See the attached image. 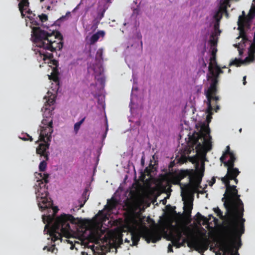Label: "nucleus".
<instances>
[{"label": "nucleus", "mask_w": 255, "mask_h": 255, "mask_svg": "<svg viewBox=\"0 0 255 255\" xmlns=\"http://www.w3.org/2000/svg\"><path fill=\"white\" fill-rule=\"evenodd\" d=\"M222 181L225 184L226 188L224 197L222 199L226 201L224 205L228 212L227 221L228 229L234 239L240 240L241 246V237L245 233V219L243 218L244 208L242 201L240 199V195L236 185H231L228 180L226 182Z\"/></svg>", "instance_id": "f257e3e1"}, {"label": "nucleus", "mask_w": 255, "mask_h": 255, "mask_svg": "<svg viewBox=\"0 0 255 255\" xmlns=\"http://www.w3.org/2000/svg\"><path fill=\"white\" fill-rule=\"evenodd\" d=\"M32 38L36 46L40 48L38 52L41 56H43L44 60L53 57V54L46 50L53 52L61 50L63 46V36L58 31L48 32L40 27H33Z\"/></svg>", "instance_id": "f03ea898"}, {"label": "nucleus", "mask_w": 255, "mask_h": 255, "mask_svg": "<svg viewBox=\"0 0 255 255\" xmlns=\"http://www.w3.org/2000/svg\"><path fill=\"white\" fill-rule=\"evenodd\" d=\"M52 208L53 213L52 215L47 216V224L45 225L44 231L47 230L51 240L55 242L56 241H62V236L68 237L71 234L70 224H75L76 220L74 217L70 214H63L54 219V216L58 211L57 207L51 206L45 209Z\"/></svg>", "instance_id": "7ed1b4c3"}, {"label": "nucleus", "mask_w": 255, "mask_h": 255, "mask_svg": "<svg viewBox=\"0 0 255 255\" xmlns=\"http://www.w3.org/2000/svg\"><path fill=\"white\" fill-rule=\"evenodd\" d=\"M190 232V229L185 225L175 227L174 233H170L173 245L179 248L187 243L188 247L199 253L207 250L210 243L209 239L206 237H196Z\"/></svg>", "instance_id": "20e7f679"}, {"label": "nucleus", "mask_w": 255, "mask_h": 255, "mask_svg": "<svg viewBox=\"0 0 255 255\" xmlns=\"http://www.w3.org/2000/svg\"><path fill=\"white\" fill-rule=\"evenodd\" d=\"M208 69L211 75L208 76V79L211 80V83L209 88L206 92V96L208 100L207 112L209 114H212V110H215L216 112H217L220 109L219 106L217 105L219 98L218 96H216V94L217 91V86L218 83L219 75L223 73V71L218 65H216L215 70L214 71L213 64L211 63H209Z\"/></svg>", "instance_id": "39448f33"}, {"label": "nucleus", "mask_w": 255, "mask_h": 255, "mask_svg": "<svg viewBox=\"0 0 255 255\" xmlns=\"http://www.w3.org/2000/svg\"><path fill=\"white\" fill-rule=\"evenodd\" d=\"M43 119L42 121V124L44 126L40 127V132L39 136V139L36 142L39 141L43 142L40 143L36 148V152L37 154L44 155L46 159H48V155L46 153V150L48 149L50 146V142L51 140V134L53 131V122L51 119Z\"/></svg>", "instance_id": "423d86ee"}, {"label": "nucleus", "mask_w": 255, "mask_h": 255, "mask_svg": "<svg viewBox=\"0 0 255 255\" xmlns=\"http://www.w3.org/2000/svg\"><path fill=\"white\" fill-rule=\"evenodd\" d=\"M130 236V239L132 241V246H136L141 237L144 239L147 243L150 242L155 243L161 238L158 231L155 228L146 229L142 233L132 231Z\"/></svg>", "instance_id": "0eeeda50"}, {"label": "nucleus", "mask_w": 255, "mask_h": 255, "mask_svg": "<svg viewBox=\"0 0 255 255\" xmlns=\"http://www.w3.org/2000/svg\"><path fill=\"white\" fill-rule=\"evenodd\" d=\"M35 194L39 208L41 210H45L52 206V201L48 198V188L37 189L35 188Z\"/></svg>", "instance_id": "6e6552de"}, {"label": "nucleus", "mask_w": 255, "mask_h": 255, "mask_svg": "<svg viewBox=\"0 0 255 255\" xmlns=\"http://www.w3.org/2000/svg\"><path fill=\"white\" fill-rule=\"evenodd\" d=\"M210 133V129L208 126L202 128V131L193 134L192 136L189 137V146L192 150H194V145L198 143V146H202L201 143L199 141V140L202 139L204 137H207L208 136L209 137Z\"/></svg>", "instance_id": "1a4fd4ad"}, {"label": "nucleus", "mask_w": 255, "mask_h": 255, "mask_svg": "<svg viewBox=\"0 0 255 255\" xmlns=\"http://www.w3.org/2000/svg\"><path fill=\"white\" fill-rule=\"evenodd\" d=\"M220 160L226 167L235 165L236 157L233 151H231L229 145L226 147V150L220 157Z\"/></svg>", "instance_id": "9d476101"}, {"label": "nucleus", "mask_w": 255, "mask_h": 255, "mask_svg": "<svg viewBox=\"0 0 255 255\" xmlns=\"http://www.w3.org/2000/svg\"><path fill=\"white\" fill-rule=\"evenodd\" d=\"M227 172L226 175L221 178V180H224L226 182L228 180L229 182L230 180H233L236 184L238 183V179H237L238 176L240 173V171L238 168L234 167V165L227 166Z\"/></svg>", "instance_id": "9b49d317"}, {"label": "nucleus", "mask_w": 255, "mask_h": 255, "mask_svg": "<svg viewBox=\"0 0 255 255\" xmlns=\"http://www.w3.org/2000/svg\"><path fill=\"white\" fill-rule=\"evenodd\" d=\"M204 175V170H198L195 173H191L190 175V181L195 186H199L202 178Z\"/></svg>", "instance_id": "f8f14e48"}, {"label": "nucleus", "mask_w": 255, "mask_h": 255, "mask_svg": "<svg viewBox=\"0 0 255 255\" xmlns=\"http://www.w3.org/2000/svg\"><path fill=\"white\" fill-rule=\"evenodd\" d=\"M38 175H39L41 179H38L37 180V184H36L34 187L37 189L41 188H48V186L47 184L48 183V178L49 174H42L41 173H38Z\"/></svg>", "instance_id": "ddd939ff"}, {"label": "nucleus", "mask_w": 255, "mask_h": 255, "mask_svg": "<svg viewBox=\"0 0 255 255\" xmlns=\"http://www.w3.org/2000/svg\"><path fill=\"white\" fill-rule=\"evenodd\" d=\"M212 137L211 135H209V137H204L201 139L202 140L203 143H201L202 146H198V143L195 144L194 145V147H195L197 151L199 150V149L204 147L207 151H209L212 148V143H211Z\"/></svg>", "instance_id": "4468645a"}, {"label": "nucleus", "mask_w": 255, "mask_h": 255, "mask_svg": "<svg viewBox=\"0 0 255 255\" xmlns=\"http://www.w3.org/2000/svg\"><path fill=\"white\" fill-rule=\"evenodd\" d=\"M52 64L55 66L52 69V72L51 75L49 76V78L55 82H59V72L57 69L58 66V62L56 60H52Z\"/></svg>", "instance_id": "2eb2a0df"}, {"label": "nucleus", "mask_w": 255, "mask_h": 255, "mask_svg": "<svg viewBox=\"0 0 255 255\" xmlns=\"http://www.w3.org/2000/svg\"><path fill=\"white\" fill-rule=\"evenodd\" d=\"M220 250L223 251V255H226V254H230L233 252V247L232 245L226 241H222L220 243Z\"/></svg>", "instance_id": "dca6fc26"}, {"label": "nucleus", "mask_w": 255, "mask_h": 255, "mask_svg": "<svg viewBox=\"0 0 255 255\" xmlns=\"http://www.w3.org/2000/svg\"><path fill=\"white\" fill-rule=\"evenodd\" d=\"M242 13L243 15H241L242 16V20L243 21L244 23L251 21L255 17V5L252 4L247 16H245L244 11H243Z\"/></svg>", "instance_id": "f3484780"}, {"label": "nucleus", "mask_w": 255, "mask_h": 255, "mask_svg": "<svg viewBox=\"0 0 255 255\" xmlns=\"http://www.w3.org/2000/svg\"><path fill=\"white\" fill-rule=\"evenodd\" d=\"M19 1L18 4L19 10L20 12L22 18L25 17L24 12L29 7L30 3L29 0H17Z\"/></svg>", "instance_id": "a211bd4d"}, {"label": "nucleus", "mask_w": 255, "mask_h": 255, "mask_svg": "<svg viewBox=\"0 0 255 255\" xmlns=\"http://www.w3.org/2000/svg\"><path fill=\"white\" fill-rule=\"evenodd\" d=\"M255 59V44L252 43L248 50V56L245 59V62L251 63Z\"/></svg>", "instance_id": "6ab92c4d"}, {"label": "nucleus", "mask_w": 255, "mask_h": 255, "mask_svg": "<svg viewBox=\"0 0 255 255\" xmlns=\"http://www.w3.org/2000/svg\"><path fill=\"white\" fill-rule=\"evenodd\" d=\"M105 32L104 30H99L92 35L89 39L90 44L93 45L97 42L100 37H104Z\"/></svg>", "instance_id": "aec40b11"}, {"label": "nucleus", "mask_w": 255, "mask_h": 255, "mask_svg": "<svg viewBox=\"0 0 255 255\" xmlns=\"http://www.w3.org/2000/svg\"><path fill=\"white\" fill-rule=\"evenodd\" d=\"M242 16H240L238 21V25L240 33V36L238 38H240V37L243 38V36H244V35H247L244 30L245 23H244V22L242 20Z\"/></svg>", "instance_id": "412c9836"}, {"label": "nucleus", "mask_w": 255, "mask_h": 255, "mask_svg": "<svg viewBox=\"0 0 255 255\" xmlns=\"http://www.w3.org/2000/svg\"><path fill=\"white\" fill-rule=\"evenodd\" d=\"M47 150L48 149H46V152H45L48 155L47 159H46V158L44 156H45L44 155H41L40 154H38L41 157L43 156L44 159V160H43V161L40 162V163L39 165V169L40 171H44L46 168V167H47L46 161L48 160L49 159V152Z\"/></svg>", "instance_id": "4be33fe9"}, {"label": "nucleus", "mask_w": 255, "mask_h": 255, "mask_svg": "<svg viewBox=\"0 0 255 255\" xmlns=\"http://www.w3.org/2000/svg\"><path fill=\"white\" fill-rule=\"evenodd\" d=\"M117 204L118 202L116 199L114 198H112L111 200H108L106 207L108 210L111 211L116 207Z\"/></svg>", "instance_id": "5701e85b"}, {"label": "nucleus", "mask_w": 255, "mask_h": 255, "mask_svg": "<svg viewBox=\"0 0 255 255\" xmlns=\"http://www.w3.org/2000/svg\"><path fill=\"white\" fill-rule=\"evenodd\" d=\"M193 208L192 204H186L184 207V216L187 218H190L191 214V211Z\"/></svg>", "instance_id": "b1692460"}, {"label": "nucleus", "mask_w": 255, "mask_h": 255, "mask_svg": "<svg viewBox=\"0 0 255 255\" xmlns=\"http://www.w3.org/2000/svg\"><path fill=\"white\" fill-rule=\"evenodd\" d=\"M222 14L223 13H222V12L220 11L217 10L214 15V18L217 22V23L214 25V27L215 29H217L219 27V22L222 18Z\"/></svg>", "instance_id": "393cba45"}, {"label": "nucleus", "mask_w": 255, "mask_h": 255, "mask_svg": "<svg viewBox=\"0 0 255 255\" xmlns=\"http://www.w3.org/2000/svg\"><path fill=\"white\" fill-rule=\"evenodd\" d=\"M191 171L188 170H181L177 174H176L178 177L180 178V179L181 180L185 177H186L187 176H189L190 177V175H191Z\"/></svg>", "instance_id": "a878e982"}, {"label": "nucleus", "mask_w": 255, "mask_h": 255, "mask_svg": "<svg viewBox=\"0 0 255 255\" xmlns=\"http://www.w3.org/2000/svg\"><path fill=\"white\" fill-rule=\"evenodd\" d=\"M244 63H250L248 62H245V59L244 60H242L240 59L236 58L234 60H233L232 62L230 63L229 65H236V66H240L241 64H244Z\"/></svg>", "instance_id": "bb28decb"}, {"label": "nucleus", "mask_w": 255, "mask_h": 255, "mask_svg": "<svg viewBox=\"0 0 255 255\" xmlns=\"http://www.w3.org/2000/svg\"><path fill=\"white\" fill-rule=\"evenodd\" d=\"M88 189L86 188L82 195V198L84 200L83 203H80L79 205L80 208H81L83 207L86 201L88 200L89 198V195H88Z\"/></svg>", "instance_id": "cd10ccee"}, {"label": "nucleus", "mask_w": 255, "mask_h": 255, "mask_svg": "<svg viewBox=\"0 0 255 255\" xmlns=\"http://www.w3.org/2000/svg\"><path fill=\"white\" fill-rule=\"evenodd\" d=\"M180 181L181 180L176 174L173 175L170 179V182L174 185L180 184Z\"/></svg>", "instance_id": "c85d7f7f"}, {"label": "nucleus", "mask_w": 255, "mask_h": 255, "mask_svg": "<svg viewBox=\"0 0 255 255\" xmlns=\"http://www.w3.org/2000/svg\"><path fill=\"white\" fill-rule=\"evenodd\" d=\"M19 138L24 141H33V138L32 136L26 133H21V136H19Z\"/></svg>", "instance_id": "c756f323"}, {"label": "nucleus", "mask_w": 255, "mask_h": 255, "mask_svg": "<svg viewBox=\"0 0 255 255\" xmlns=\"http://www.w3.org/2000/svg\"><path fill=\"white\" fill-rule=\"evenodd\" d=\"M85 118H86L85 117L83 118L79 122H78L76 123V124H75L74 129V131L76 132V133H77V132L78 131L79 129L80 128V127H81V125L84 122V121L85 120Z\"/></svg>", "instance_id": "7c9ffc66"}, {"label": "nucleus", "mask_w": 255, "mask_h": 255, "mask_svg": "<svg viewBox=\"0 0 255 255\" xmlns=\"http://www.w3.org/2000/svg\"><path fill=\"white\" fill-rule=\"evenodd\" d=\"M100 23V21H99L98 19H94L92 21V26L91 27V30L94 32L96 30V29L98 28V25Z\"/></svg>", "instance_id": "2f4dec72"}, {"label": "nucleus", "mask_w": 255, "mask_h": 255, "mask_svg": "<svg viewBox=\"0 0 255 255\" xmlns=\"http://www.w3.org/2000/svg\"><path fill=\"white\" fill-rule=\"evenodd\" d=\"M106 10L105 9H103L100 11H99L98 13L97 17L95 18V19H98L99 21H100V20L104 17V14Z\"/></svg>", "instance_id": "473e14b6"}, {"label": "nucleus", "mask_w": 255, "mask_h": 255, "mask_svg": "<svg viewBox=\"0 0 255 255\" xmlns=\"http://www.w3.org/2000/svg\"><path fill=\"white\" fill-rule=\"evenodd\" d=\"M27 17L30 19V20L31 21V24L33 25V26H31L32 29L33 27H39V26H37L39 25V23L38 21L34 20V19L31 18L30 16H27Z\"/></svg>", "instance_id": "72a5a7b5"}, {"label": "nucleus", "mask_w": 255, "mask_h": 255, "mask_svg": "<svg viewBox=\"0 0 255 255\" xmlns=\"http://www.w3.org/2000/svg\"><path fill=\"white\" fill-rule=\"evenodd\" d=\"M38 17L42 23H44L48 20V16L46 14L42 13L41 15H39Z\"/></svg>", "instance_id": "f704fd0d"}, {"label": "nucleus", "mask_w": 255, "mask_h": 255, "mask_svg": "<svg viewBox=\"0 0 255 255\" xmlns=\"http://www.w3.org/2000/svg\"><path fill=\"white\" fill-rule=\"evenodd\" d=\"M55 102V99L54 96L50 97L46 102L47 105L51 106L53 105Z\"/></svg>", "instance_id": "c9c22d12"}, {"label": "nucleus", "mask_w": 255, "mask_h": 255, "mask_svg": "<svg viewBox=\"0 0 255 255\" xmlns=\"http://www.w3.org/2000/svg\"><path fill=\"white\" fill-rule=\"evenodd\" d=\"M43 250H47V251L48 252H51L52 253H54V251L55 250H57L56 248H55V245H53L52 246H51V247H47V246H45L44 248H43Z\"/></svg>", "instance_id": "e433bc0d"}, {"label": "nucleus", "mask_w": 255, "mask_h": 255, "mask_svg": "<svg viewBox=\"0 0 255 255\" xmlns=\"http://www.w3.org/2000/svg\"><path fill=\"white\" fill-rule=\"evenodd\" d=\"M227 8L226 4L221 3L218 10L220 11L223 13V12H227Z\"/></svg>", "instance_id": "4c0bfd02"}, {"label": "nucleus", "mask_w": 255, "mask_h": 255, "mask_svg": "<svg viewBox=\"0 0 255 255\" xmlns=\"http://www.w3.org/2000/svg\"><path fill=\"white\" fill-rule=\"evenodd\" d=\"M197 218L200 220H203L205 222H208V219L207 218L205 217L204 216L202 215L199 212H198L196 215Z\"/></svg>", "instance_id": "58836bf2"}, {"label": "nucleus", "mask_w": 255, "mask_h": 255, "mask_svg": "<svg viewBox=\"0 0 255 255\" xmlns=\"http://www.w3.org/2000/svg\"><path fill=\"white\" fill-rule=\"evenodd\" d=\"M209 42L211 46H215L217 43V40L214 38L213 35H212V38L210 39Z\"/></svg>", "instance_id": "ea45409f"}, {"label": "nucleus", "mask_w": 255, "mask_h": 255, "mask_svg": "<svg viewBox=\"0 0 255 255\" xmlns=\"http://www.w3.org/2000/svg\"><path fill=\"white\" fill-rule=\"evenodd\" d=\"M214 211L217 214V215L218 217H222V216H223L222 212L218 207L214 208Z\"/></svg>", "instance_id": "a19ab883"}, {"label": "nucleus", "mask_w": 255, "mask_h": 255, "mask_svg": "<svg viewBox=\"0 0 255 255\" xmlns=\"http://www.w3.org/2000/svg\"><path fill=\"white\" fill-rule=\"evenodd\" d=\"M103 50L102 49H99L97 52V56H98L100 59H103Z\"/></svg>", "instance_id": "79ce46f5"}, {"label": "nucleus", "mask_w": 255, "mask_h": 255, "mask_svg": "<svg viewBox=\"0 0 255 255\" xmlns=\"http://www.w3.org/2000/svg\"><path fill=\"white\" fill-rule=\"evenodd\" d=\"M126 206L129 209H131L132 208L133 205L132 203L129 201H127V202L126 203Z\"/></svg>", "instance_id": "37998d69"}, {"label": "nucleus", "mask_w": 255, "mask_h": 255, "mask_svg": "<svg viewBox=\"0 0 255 255\" xmlns=\"http://www.w3.org/2000/svg\"><path fill=\"white\" fill-rule=\"evenodd\" d=\"M210 63H211L212 64V62H215V64H216V65H217V62H216V56L212 55V56L210 58Z\"/></svg>", "instance_id": "c03bdc74"}, {"label": "nucleus", "mask_w": 255, "mask_h": 255, "mask_svg": "<svg viewBox=\"0 0 255 255\" xmlns=\"http://www.w3.org/2000/svg\"><path fill=\"white\" fill-rule=\"evenodd\" d=\"M216 182V178L215 177H213L211 179V181L209 183V185L212 186L213 184H214Z\"/></svg>", "instance_id": "a18cd8bd"}, {"label": "nucleus", "mask_w": 255, "mask_h": 255, "mask_svg": "<svg viewBox=\"0 0 255 255\" xmlns=\"http://www.w3.org/2000/svg\"><path fill=\"white\" fill-rule=\"evenodd\" d=\"M248 40V38L247 35H244L242 38V41L244 43L247 42Z\"/></svg>", "instance_id": "49530a36"}, {"label": "nucleus", "mask_w": 255, "mask_h": 255, "mask_svg": "<svg viewBox=\"0 0 255 255\" xmlns=\"http://www.w3.org/2000/svg\"><path fill=\"white\" fill-rule=\"evenodd\" d=\"M217 51V49L216 48H213L212 50V52H211L212 55L216 56Z\"/></svg>", "instance_id": "de8ad7c7"}, {"label": "nucleus", "mask_w": 255, "mask_h": 255, "mask_svg": "<svg viewBox=\"0 0 255 255\" xmlns=\"http://www.w3.org/2000/svg\"><path fill=\"white\" fill-rule=\"evenodd\" d=\"M189 184H187L185 186V189L184 190V192H186V194L189 193Z\"/></svg>", "instance_id": "09e8293b"}, {"label": "nucleus", "mask_w": 255, "mask_h": 255, "mask_svg": "<svg viewBox=\"0 0 255 255\" xmlns=\"http://www.w3.org/2000/svg\"><path fill=\"white\" fill-rule=\"evenodd\" d=\"M25 11L29 15L32 13V11L29 8V7L27 8V9L26 10H25Z\"/></svg>", "instance_id": "8fccbe9b"}, {"label": "nucleus", "mask_w": 255, "mask_h": 255, "mask_svg": "<svg viewBox=\"0 0 255 255\" xmlns=\"http://www.w3.org/2000/svg\"><path fill=\"white\" fill-rule=\"evenodd\" d=\"M168 251L170 252H173L172 246L171 245H169L168 247Z\"/></svg>", "instance_id": "3c124183"}, {"label": "nucleus", "mask_w": 255, "mask_h": 255, "mask_svg": "<svg viewBox=\"0 0 255 255\" xmlns=\"http://www.w3.org/2000/svg\"><path fill=\"white\" fill-rule=\"evenodd\" d=\"M230 0H224V2L222 4H226V5L227 6L229 3Z\"/></svg>", "instance_id": "603ef678"}, {"label": "nucleus", "mask_w": 255, "mask_h": 255, "mask_svg": "<svg viewBox=\"0 0 255 255\" xmlns=\"http://www.w3.org/2000/svg\"><path fill=\"white\" fill-rule=\"evenodd\" d=\"M246 78H247V76H244V77H243V84H244V85H245L247 84Z\"/></svg>", "instance_id": "864d4df0"}, {"label": "nucleus", "mask_w": 255, "mask_h": 255, "mask_svg": "<svg viewBox=\"0 0 255 255\" xmlns=\"http://www.w3.org/2000/svg\"><path fill=\"white\" fill-rule=\"evenodd\" d=\"M209 217V219H208V221L209 220H211L212 218H213V216L212 215H209L208 216Z\"/></svg>", "instance_id": "5fc2aeb1"}, {"label": "nucleus", "mask_w": 255, "mask_h": 255, "mask_svg": "<svg viewBox=\"0 0 255 255\" xmlns=\"http://www.w3.org/2000/svg\"><path fill=\"white\" fill-rule=\"evenodd\" d=\"M125 242L126 243H129L130 242V240L128 239L127 238H126L125 240Z\"/></svg>", "instance_id": "6e6d98bb"}, {"label": "nucleus", "mask_w": 255, "mask_h": 255, "mask_svg": "<svg viewBox=\"0 0 255 255\" xmlns=\"http://www.w3.org/2000/svg\"><path fill=\"white\" fill-rule=\"evenodd\" d=\"M240 44V43H239L238 44H235L234 46H235V47L239 48Z\"/></svg>", "instance_id": "4d7b16f0"}, {"label": "nucleus", "mask_w": 255, "mask_h": 255, "mask_svg": "<svg viewBox=\"0 0 255 255\" xmlns=\"http://www.w3.org/2000/svg\"><path fill=\"white\" fill-rule=\"evenodd\" d=\"M203 61H204V60H203ZM206 65H207L206 63L204 61H203V66L204 67H206Z\"/></svg>", "instance_id": "13d9d810"}, {"label": "nucleus", "mask_w": 255, "mask_h": 255, "mask_svg": "<svg viewBox=\"0 0 255 255\" xmlns=\"http://www.w3.org/2000/svg\"><path fill=\"white\" fill-rule=\"evenodd\" d=\"M106 1L108 3H111L112 2L111 0H106Z\"/></svg>", "instance_id": "bf43d9fd"}, {"label": "nucleus", "mask_w": 255, "mask_h": 255, "mask_svg": "<svg viewBox=\"0 0 255 255\" xmlns=\"http://www.w3.org/2000/svg\"><path fill=\"white\" fill-rule=\"evenodd\" d=\"M182 158H184V159L185 160V159L186 158V156L185 155L182 156Z\"/></svg>", "instance_id": "052dcab7"}, {"label": "nucleus", "mask_w": 255, "mask_h": 255, "mask_svg": "<svg viewBox=\"0 0 255 255\" xmlns=\"http://www.w3.org/2000/svg\"><path fill=\"white\" fill-rule=\"evenodd\" d=\"M70 12H67L66 13V15H70Z\"/></svg>", "instance_id": "680f3d73"}, {"label": "nucleus", "mask_w": 255, "mask_h": 255, "mask_svg": "<svg viewBox=\"0 0 255 255\" xmlns=\"http://www.w3.org/2000/svg\"><path fill=\"white\" fill-rule=\"evenodd\" d=\"M108 130V125L107 124V127H106V131H107Z\"/></svg>", "instance_id": "e2e57ef3"}, {"label": "nucleus", "mask_w": 255, "mask_h": 255, "mask_svg": "<svg viewBox=\"0 0 255 255\" xmlns=\"http://www.w3.org/2000/svg\"><path fill=\"white\" fill-rule=\"evenodd\" d=\"M65 17H66V16H62L60 18V19L64 18Z\"/></svg>", "instance_id": "0e129e2a"}, {"label": "nucleus", "mask_w": 255, "mask_h": 255, "mask_svg": "<svg viewBox=\"0 0 255 255\" xmlns=\"http://www.w3.org/2000/svg\"><path fill=\"white\" fill-rule=\"evenodd\" d=\"M242 52H242L241 50H239V53L240 55L242 54Z\"/></svg>", "instance_id": "69168bd1"}, {"label": "nucleus", "mask_w": 255, "mask_h": 255, "mask_svg": "<svg viewBox=\"0 0 255 255\" xmlns=\"http://www.w3.org/2000/svg\"><path fill=\"white\" fill-rule=\"evenodd\" d=\"M44 0H40V2H43Z\"/></svg>", "instance_id": "338daca9"}, {"label": "nucleus", "mask_w": 255, "mask_h": 255, "mask_svg": "<svg viewBox=\"0 0 255 255\" xmlns=\"http://www.w3.org/2000/svg\"><path fill=\"white\" fill-rule=\"evenodd\" d=\"M236 255H239L238 254V253L237 252L236 253Z\"/></svg>", "instance_id": "774afa93"}]
</instances>
